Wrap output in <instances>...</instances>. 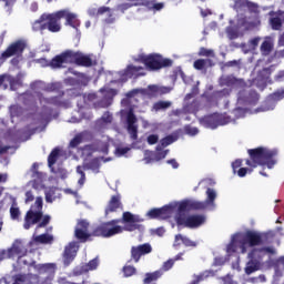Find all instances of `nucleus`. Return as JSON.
<instances>
[{"instance_id": "nucleus-54", "label": "nucleus", "mask_w": 284, "mask_h": 284, "mask_svg": "<svg viewBox=\"0 0 284 284\" xmlns=\"http://www.w3.org/2000/svg\"><path fill=\"white\" fill-rule=\"evenodd\" d=\"M184 130L189 136H196V134H199V129H196V126L186 125Z\"/></svg>"}, {"instance_id": "nucleus-45", "label": "nucleus", "mask_w": 284, "mask_h": 284, "mask_svg": "<svg viewBox=\"0 0 284 284\" xmlns=\"http://www.w3.org/2000/svg\"><path fill=\"white\" fill-rule=\"evenodd\" d=\"M214 273L211 271H205L200 275H194V280L192 281L191 284H197L201 283V281H205V278L212 276Z\"/></svg>"}, {"instance_id": "nucleus-3", "label": "nucleus", "mask_w": 284, "mask_h": 284, "mask_svg": "<svg viewBox=\"0 0 284 284\" xmlns=\"http://www.w3.org/2000/svg\"><path fill=\"white\" fill-rule=\"evenodd\" d=\"M172 89L169 87H161L151 84L146 89H134L126 93V98L122 100V110L120 111L121 119L126 123V130L133 141H136L139 136V125H136V115H134V101L148 97V99H154L163 94H168Z\"/></svg>"}, {"instance_id": "nucleus-46", "label": "nucleus", "mask_w": 284, "mask_h": 284, "mask_svg": "<svg viewBox=\"0 0 284 284\" xmlns=\"http://www.w3.org/2000/svg\"><path fill=\"white\" fill-rule=\"evenodd\" d=\"M176 139H178L176 135H169L162 139L159 145H161V148H168V145H172V143H174Z\"/></svg>"}, {"instance_id": "nucleus-11", "label": "nucleus", "mask_w": 284, "mask_h": 284, "mask_svg": "<svg viewBox=\"0 0 284 284\" xmlns=\"http://www.w3.org/2000/svg\"><path fill=\"white\" fill-rule=\"evenodd\" d=\"M114 97H116V90L103 88L98 94L89 93L88 97H84V101L85 103H93L94 108H110Z\"/></svg>"}, {"instance_id": "nucleus-43", "label": "nucleus", "mask_w": 284, "mask_h": 284, "mask_svg": "<svg viewBox=\"0 0 284 284\" xmlns=\"http://www.w3.org/2000/svg\"><path fill=\"white\" fill-rule=\"evenodd\" d=\"M172 105L170 101H159L153 104L152 112H161V110H168Z\"/></svg>"}, {"instance_id": "nucleus-19", "label": "nucleus", "mask_w": 284, "mask_h": 284, "mask_svg": "<svg viewBox=\"0 0 284 284\" xmlns=\"http://www.w3.org/2000/svg\"><path fill=\"white\" fill-rule=\"evenodd\" d=\"M284 99V90L276 91L275 93L267 97L264 104L257 109V112H270L271 110H274L276 108V103L278 101H283Z\"/></svg>"}, {"instance_id": "nucleus-44", "label": "nucleus", "mask_w": 284, "mask_h": 284, "mask_svg": "<svg viewBox=\"0 0 284 284\" xmlns=\"http://www.w3.org/2000/svg\"><path fill=\"white\" fill-rule=\"evenodd\" d=\"M99 267V258L91 260L87 265L82 266V272H92Z\"/></svg>"}, {"instance_id": "nucleus-59", "label": "nucleus", "mask_w": 284, "mask_h": 284, "mask_svg": "<svg viewBox=\"0 0 284 284\" xmlns=\"http://www.w3.org/2000/svg\"><path fill=\"white\" fill-rule=\"evenodd\" d=\"M172 267H174V260H169L162 265L163 272H169V270H172Z\"/></svg>"}, {"instance_id": "nucleus-13", "label": "nucleus", "mask_w": 284, "mask_h": 284, "mask_svg": "<svg viewBox=\"0 0 284 284\" xmlns=\"http://www.w3.org/2000/svg\"><path fill=\"white\" fill-rule=\"evenodd\" d=\"M138 61H141L142 63H144L148 70H161V68H166L168 65H172V60L163 59V57L154 53L149 55L141 54Z\"/></svg>"}, {"instance_id": "nucleus-61", "label": "nucleus", "mask_w": 284, "mask_h": 284, "mask_svg": "<svg viewBox=\"0 0 284 284\" xmlns=\"http://www.w3.org/2000/svg\"><path fill=\"white\" fill-rule=\"evenodd\" d=\"M248 103H256L258 101V93L252 92L247 98Z\"/></svg>"}, {"instance_id": "nucleus-35", "label": "nucleus", "mask_w": 284, "mask_h": 284, "mask_svg": "<svg viewBox=\"0 0 284 284\" xmlns=\"http://www.w3.org/2000/svg\"><path fill=\"white\" fill-rule=\"evenodd\" d=\"M136 3H141V6H145L146 8H149V10H153V12H160V10H163V8H165V3L154 2L150 0H138Z\"/></svg>"}, {"instance_id": "nucleus-27", "label": "nucleus", "mask_w": 284, "mask_h": 284, "mask_svg": "<svg viewBox=\"0 0 284 284\" xmlns=\"http://www.w3.org/2000/svg\"><path fill=\"white\" fill-rule=\"evenodd\" d=\"M272 74L271 69H263L258 75L253 80V85L260 88V90H264L265 85L270 83V75Z\"/></svg>"}, {"instance_id": "nucleus-7", "label": "nucleus", "mask_w": 284, "mask_h": 284, "mask_svg": "<svg viewBox=\"0 0 284 284\" xmlns=\"http://www.w3.org/2000/svg\"><path fill=\"white\" fill-rule=\"evenodd\" d=\"M31 88L43 108L45 105H61L62 108L70 105V103L61 100L63 92L59 91L61 89V83L59 82L45 84L43 81H36L31 84Z\"/></svg>"}, {"instance_id": "nucleus-40", "label": "nucleus", "mask_w": 284, "mask_h": 284, "mask_svg": "<svg viewBox=\"0 0 284 284\" xmlns=\"http://www.w3.org/2000/svg\"><path fill=\"white\" fill-rule=\"evenodd\" d=\"M163 276V271H155L153 273H146L144 278V284H151L152 281H156L158 278H161Z\"/></svg>"}, {"instance_id": "nucleus-47", "label": "nucleus", "mask_w": 284, "mask_h": 284, "mask_svg": "<svg viewBox=\"0 0 284 284\" xmlns=\"http://www.w3.org/2000/svg\"><path fill=\"white\" fill-rule=\"evenodd\" d=\"M10 216L12 221H19V217L21 216V211L19 210V206L17 204H12L10 207Z\"/></svg>"}, {"instance_id": "nucleus-16", "label": "nucleus", "mask_w": 284, "mask_h": 284, "mask_svg": "<svg viewBox=\"0 0 284 284\" xmlns=\"http://www.w3.org/2000/svg\"><path fill=\"white\" fill-rule=\"evenodd\" d=\"M192 99V94H187L185 97V104L183 106V110H176L174 111V114L176 116H182L184 121H192V116H196V112L199 111V102L193 101L191 104L187 103V100Z\"/></svg>"}, {"instance_id": "nucleus-20", "label": "nucleus", "mask_w": 284, "mask_h": 284, "mask_svg": "<svg viewBox=\"0 0 284 284\" xmlns=\"http://www.w3.org/2000/svg\"><path fill=\"white\" fill-rule=\"evenodd\" d=\"M50 223V215H45L42 219V222L36 227V232L33 234V242L34 243H52L53 237L50 234H41V235H37L39 234V232H41V230H43V227H45V225H48Z\"/></svg>"}, {"instance_id": "nucleus-29", "label": "nucleus", "mask_w": 284, "mask_h": 284, "mask_svg": "<svg viewBox=\"0 0 284 284\" xmlns=\"http://www.w3.org/2000/svg\"><path fill=\"white\" fill-rule=\"evenodd\" d=\"M32 187L34 190H43V181H45V175L39 171H37V164H33L32 166Z\"/></svg>"}, {"instance_id": "nucleus-25", "label": "nucleus", "mask_w": 284, "mask_h": 284, "mask_svg": "<svg viewBox=\"0 0 284 284\" xmlns=\"http://www.w3.org/2000/svg\"><path fill=\"white\" fill-rule=\"evenodd\" d=\"M151 252H152V245H150V243L133 246L131 248V255H132V258L135 261V263H139L141 256H145V254H151Z\"/></svg>"}, {"instance_id": "nucleus-28", "label": "nucleus", "mask_w": 284, "mask_h": 284, "mask_svg": "<svg viewBox=\"0 0 284 284\" xmlns=\"http://www.w3.org/2000/svg\"><path fill=\"white\" fill-rule=\"evenodd\" d=\"M270 24L273 30H281L284 21V11H271L270 12Z\"/></svg>"}, {"instance_id": "nucleus-5", "label": "nucleus", "mask_w": 284, "mask_h": 284, "mask_svg": "<svg viewBox=\"0 0 284 284\" xmlns=\"http://www.w3.org/2000/svg\"><path fill=\"white\" fill-rule=\"evenodd\" d=\"M30 273L28 275H8L4 277L6 284H52L54 281V274H57V264L45 263L38 264L32 261L29 262L28 266Z\"/></svg>"}, {"instance_id": "nucleus-42", "label": "nucleus", "mask_w": 284, "mask_h": 284, "mask_svg": "<svg viewBox=\"0 0 284 284\" xmlns=\"http://www.w3.org/2000/svg\"><path fill=\"white\" fill-rule=\"evenodd\" d=\"M110 143H112V140L104 138L103 141L98 143L97 150L102 152V154H108V148L110 146Z\"/></svg>"}, {"instance_id": "nucleus-58", "label": "nucleus", "mask_w": 284, "mask_h": 284, "mask_svg": "<svg viewBox=\"0 0 284 284\" xmlns=\"http://www.w3.org/2000/svg\"><path fill=\"white\" fill-rule=\"evenodd\" d=\"M146 141H148L149 145H156V143H159V136L156 134H150L146 138Z\"/></svg>"}, {"instance_id": "nucleus-15", "label": "nucleus", "mask_w": 284, "mask_h": 284, "mask_svg": "<svg viewBox=\"0 0 284 284\" xmlns=\"http://www.w3.org/2000/svg\"><path fill=\"white\" fill-rule=\"evenodd\" d=\"M101 161L103 158H95L91 162H85L83 166H78L77 172L80 176L78 180V185L82 187L85 184V170H91L94 174H99V169L101 168Z\"/></svg>"}, {"instance_id": "nucleus-56", "label": "nucleus", "mask_w": 284, "mask_h": 284, "mask_svg": "<svg viewBox=\"0 0 284 284\" xmlns=\"http://www.w3.org/2000/svg\"><path fill=\"white\" fill-rule=\"evenodd\" d=\"M199 54L200 57H214V50L201 48Z\"/></svg>"}, {"instance_id": "nucleus-51", "label": "nucleus", "mask_w": 284, "mask_h": 284, "mask_svg": "<svg viewBox=\"0 0 284 284\" xmlns=\"http://www.w3.org/2000/svg\"><path fill=\"white\" fill-rule=\"evenodd\" d=\"M130 152L129 146H118L115 148L114 154L115 156H125Z\"/></svg>"}, {"instance_id": "nucleus-62", "label": "nucleus", "mask_w": 284, "mask_h": 284, "mask_svg": "<svg viewBox=\"0 0 284 284\" xmlns=\"http://www.w3.org/2000/svg\"><path fill=\"white\" fill-rule=\"evenodd\" d=\"M251 283H265V275H260L257 277L250 278Z\"/></svg>"}, {"instance_id": "nucleus-50", "label": "nucleus", "mask_w": 284, "mask_h": 284, "mask_svg": "<svg viewBox=\"0 0 284 284\" xmlns=\"http://www.w3.org/2000/svg\"><path fill=\"white\" fill-rule=\"evenodd\" d=\"M33 30L38 32V30H45V19L42 20V17L39 20H36L32 26Z\"/></svg>"}, {"instance_id": "nucleus-53", "label": "nucleus", "mask_w": 284, "mask_h": 284, "mask_svg": "<svg viewBox=\"0 0 284 284\" xmlns=\"http://www.w3.org/2000/svg\"><path fill=\"white\" fill-rule=\"evenodd\" d=\"M83 141V133H80L75 135L71 142H70V148H77V145H80V143Z\"/></svg>"}, {"instance_id": "nucleus-10", "label": "nucleus", "mask_w": 284, "mask_h": 284, "mask_svg": "<svg viewBox=\"0 0 284 284\" xmlns=\"http://www.w3.org/2000/svg\"><path fill=\"white\" fill-rule=\"evenodd\" d=\"M30 243L24 240H16L11 247L7 248L10 258H17V263L13 264L14 272H20L23 267H28L32 260L28 256V246Z\"/></svg>"}, {"instance_id": "nucleus-37", "label": "nucleus", "mask_w": 284, "mask_h": 284, "mask_svg": "<svg viewBox=\"0 0 284 284\" xmlns=\"http://www.w3.org/2000/svg\"><path fill=\"white\" fill-rule=\"evenodd\" d=\"M44 194L47 203H54L55 199H61V191L57 187L45 189Z\"/></svg>"}, {"instance_id": "nucleus-21", "label": "nucleus", "mask_w": 284, "mask_h": 284, "mask_svg": "<svg viewBox=\"0 0 284 284\" xmlns=\"http://www.w3.org/2000/svg\"><path fill=\"white\" fill-rule=\"evenodd\" d=\"M45 19V26L50 32H60L61 31V19L59 11L54 13H44L42 14V20Z\"/></svg>"}, {"instance_id": "nucleus-8", "label": "nucleus", "mask_w": 284, "mask_h": 284, "mask_svg": "<svg viewBox=\"0 0 284 284\" xmlns=\"http://www.w3.org/2000/svg\"><path fill=\"white\" fill-rule=\"evenodd\" d=\"M38 63H40L42 68H48V65H51V68H65L68 63H75L77 65L90 68V65H92V58L81 52L65 51L53 58L50 62L45 59H40L38 60Z\"/></svg>"}, {"instance_id": "nucleus-26", "label": "nucleus", "mask_w": 284, "mask_h": 284, "mask_svg": "<svg viewBox=\"0 0 284 284\" xmlns=\"http://www.w3.org/2000/svg\"><path fill=\"white\" fill-rule=\"evenodd\" d=\"M78 252H79V243L77 242L69 243V245L65 246L64 253H63L64 265H69L70 263H72Z\"/></svg>"}, {"instance_id": "nucleus-31", "label": "nucleus", "mask_w": 284, "mask_h": 284, "mask_svg": "<svg viewBox=\"0 0 284 284\" xmlns=\"http://www.w3.org/2000/svg\"><path fill=\"white\" fill-rule=\"evenodd\" d=\"M221 85H226V88H241L243 85V80H239L232 75H224L220 80Z\"/></svg>"}, {"instance_id": "nucleus-17", "label": "nucleus", "mask_w": 284, "mask_h": 284, "mask_svg": "<svg viewBox=\"0 0 284 284\" xmlns=\"http://www.w3.org/2000/svg\"><path fill=\"white\" fill-rule=\"evenodd\" d=\"M90 17H98L104 23H114V14L112 13V9L108 7H101L99 9L91 8L89 9Z\"/></svg>"}, {"instance_id": "nucleus-32", "label": "nucleus", "mask_w": 284, "mask_h": 284, "mask_svg": "<svg viewBox=\"0 0 284 284\" xmlns=\"http://www.w3.org/2000/svg\"><path fill=\"white\" fill-rule=\"evenodd\" d=\"M272 50H274V38L265 37L260 47V51L263 54V57H267L270 55Z\"/></svg>"}, {"instance_id": "nucleus-52", "label": "nucleus", "mask_w": 284, "mask_h": 284, "mask_svg": "<svg viewBox=\"0 0 284 284\" xmlns=\"http://www.w3.org/2000/svg\"><path fill=\"white\" fill-rule=\"evenodd\" d=\"M140 121L142 123V128H144V130H148L149 128H151V130H156V128H159V124L149 123V121L145 120V118H140Z\"/></svg>"}, {"instance_id": "nucleus-9", "label": "nucleus", "mask_w": 284, "mask_h": 284, "mask_svg": "<svg viewBox=\"0 0 284 284\" xmlns=\"http://www.w3.org/2000/svg\"><path fill=\"white\" fill-rule=\"evenodd\" d=\"M248 154L251 160H246V165L250 168H256L257 165H262V168H267V170H272L278 160L276 156L278 155V150L276 149H267V148H257L255 150H248Z\"/></svg>"}, {"instance_id": "nucleus-39", "label": "nucleus", "mask_w": 284, "mask_h": 284, "mask_svg": "<svg viewBox=\"0 0 284 284\" xmlns=\"http://www.w3.org/2000/svg\"><path fill=\"white\" fill-rule=\"evenodd\" d=\"M181 243L183 245H185L186 247H194L196 246V244L194 242H192L190 239L183 236V235H175V242H174V247H176L178 245H181Z\"/></svg>"}, {"instance_id": "nucleus-14", "label": "nucleus", "mask_w": 284, "mask_h": 284, "mask_svg": "<svg viewBox=\"0 0 284 284\" xmlns=\"http://www.w3.org/2000/svg\"><path fill=\"white\" fill-rule=\"evenodd\" d=\"M201 125L204 128H210L211 130H216L219 125H227V123H232V119L225 114H212V115H206L202 119H200Z\"/></svg>"}, {"instance_id": "nucleus-1", "label": "nucleus", "mask_w": 284, "mask_h": 284, "mask_svg": "<svg viewBox=\"0 0 284 284\" xmlns=\"http://www.w3.org/2000/svg\"><path fill=\"white\" fill-rule=\"evenodd\" d=\"M206 199L204 202L196 200H184L182 202H171L162 209H152L146 213L150 219H174L179 227H189L195 230L205 225L207 217L203 214L187 215L185 212L190 210H209L214 212L216 210V199H219V192L215 189L206 187Z\"/></svg>"}, {"instance_id": "nucleus-33", "label": "nucleus", "mask_w": 284, "mask_h": 284, "mask_svg": "<svg viewBox=\"0 0 284 284\" xmlns=\"http://www.w3.org/2000/svg\"><path fill=\"white\" fill-rule=\"evenodd\" d=\"M112 124V114H110V112H105L101 119H99L95 122V128L97 130H105L106 128H110V125Z\"/></svg>"}, {"instance_id": "nucleus-60", "label": "nucleus", "mask_w": 284, "mask_h": 284, "mask_svg": "<svg viewBox=\"0 0 284 284\" xmlns=\"http://www.w3.org/2000/svg\"><path fill=\"white\" fill-rule=\"evenodd\" d=\"M247 172H252V170L247 169V168H240L237 170V175L243 179V176L247 175Z\"/></svg>"}, {"instance_id": "nucleus-2", "label": "nucleus", "mask_w": 284, "mask_h": 284, "mask_svg": "<svg viewBox=\"0 0 284 284\" xmlns=\"http://www.w3.org/2000/svg\"><path fill=\"white\" fill-rule=\"evenodd\" d=\"M270 236H273L272 232L261 233L258 231H246L235 233L232 235L231 242L226 246V254H234L236 252L247 254L248 261L245 264L244 272L250 276V274L263 270L265 258H270L272 254H276L274 247L258 248V245H265V243H267Z\"/></svg>"}, {"instance_id": "nucleus-63", "label": "nucleus", "mask_w": 284, "mask_h": 284, "mask_svg": "<svg viewBox=\"0 0 284 284\" xmlns=\"http://www.w3.org/2000/svg\"><path fill=\"white\" fill-rule=\"evenodd\" d=\"M247 111H245V109H241V108H237L234 110V114L237 119H241V116H245V113Z\"/></svg>"}, {"instance_id": "nucleus-48", "label": "nucleus", "mask_w": 284, "mask_h": 284, "mask_svg": "<svg viewBox=\"0 0 284 284\" xmlns=\"http://www.w3.org/2000/svg\"><path fill=\"white\" fill-rule=\"evenodd\" d=\"M10 114H11L12 121H14V118L21 116V114H23V109H21V106L19 105H12L10 108Z\"/></svg>"}, {"instance_id": "nucleus-64", "label": "nucleus", "mask_w": 284, "mask_h": 284, "mask_svg": "<svg viewBox=\"0 0 284 284\" xmlns=\"http://www.w3.org/2000/svg\"><path fill=\"white\" fill-rule=\"evenodd\" d=\"M283 80H284V71L277 72V74L275 75V81L281 83Z\"/></svg>"}, {"instance_id": "nucleus-34", "label": "nucleus", "mask_w": 284, "mask_h": 284, "mask_svg": "<svg viewBox=\"0 0 284 284\" xmlns=\"http://www.w3.org/2000/svg\"><path fill=\"white\" fill-rule=\"evenodd\" d=\"M125 77L132 79V77H145V71L139 65H129L125 70Z\"/></svg>"}, {"instance_id": "nucleus-38", "label": "nucleus", "mask_w": 284, "mask_h": 284, "mask_svg": "<svg viewBox=\"0 0 284 284\" xmlns=\"http://www.w3.org/2000/svg\"><path fill=\"white\" fill-rule=\"evenodd\" d=\"M59 159H61V150L54 149L48 158V163L51 172H54V168H52V165H54V163H57Z\"/></svg>"}, {"instance_id": "nucleus-36", "label": "nucleus", "mask_w": 284, "mask_h": 284, "mask_svg": "<svg viewBox=\"0 0 284 284\" xmlns=\"http://www.w3.org/2000/svg\"><path fill=\"white\" fill-rule=\"evenodd\" d=\"M116 210H121V197H119V195H113L105 209V214L116 212Z\"/></svg>"}, {"instance_id": "nucleus-41", "label": "nucleus", "mask_w": 284, "mask_h": 284, "mask_svg": "<svg viewBox=\"0 0 284 284\" xmlns=\"http://www.w3.org/2000/svg\"><path fill=\"white\" fill-rule=\"evenodd\" d=\"M126 1L128 2L119 4L116 10H120V12H124L125 10H130V8L134 6H141V3H139V0H126Z\"/></svg>"}, {"instance_id": "nucleus-30", "label": "nucleus", "mask_w": 284, "mask_h": 284, "mask_svg": "<svg viewBox=\"0 0 284 284\" xmlns=\"http://www.w3.org/2000/svg\"><path fill=\"white\" fill-rule=\"evenodd\" d=\"M88 227H90V224L88 221L83 220L78 222V225L75 227V236L80 241H85L90 236V232H88Z\"/></svg>"}, {"instance_id": "nucleus-49", "label": "nucleus", "mask_w": 284, "mask_h": 284, "mask_svg": "<svg viewBox=\"0 0 284 284\" xmlns=\"http://www.w3.org/2000/svg\"><path fill=\"white\" fill-rule=\"evenodd\" d=\"M207 64H210L209 59H200L194 62L193 67L195 68V70H204Z\"/></svg>"}, {"instance_id": "nucleus-23", "label": "nucleus", "mask_w": 284, "mask_h": 284, "mask_svg": "<svg viewBox=\"0 0 284 284\" xmlns=\"http://www.w3.org/2000/svg\"><path fill=\"white\" fill-rule=\"evenodd\" d=\"M26 50L24 41H17L11 43L7 50L1 54V59H10V57H17V54H21Z\"/></svg>"}, {"instance_id": "nucleus-55", "label": "nucleus", "mask_w": 284, "mask_h": 284, "mask_svg": "<svg viewBox=\"0 0 284 284\" xmlns=\"http://www.w3.org/2000/svg\"><path fill=\"white\" fill-rule=\"evenodd\" d=\"M258 43H261V37L253 38L252 40H250L248 42L250 50H256V48H258Z\"/></svg>"}, {"instance_id": "nucleus-22", "label": "nucleus", "mask_w": 284, "mask_h": 284, "mask_svg": "<svg viewBox=\"0 0 284 284\" xmlns=\"http://www.w3.org/2000/svg\"><path fill=\"white\" fill-rule=\"evenodd\" d=\"M58 17H62V19H65V26H70L75 30V32H79V26H81V21L79 20L77 13L70 12V10L64 9L58 11Z\"/></svg>"}, {"instance_id": "nucleus-6", "label": "nucleus", "mask_w": 284, "mask_h": 284, "mask_svg": "<svg viewBox=\"0 0 284 284\" xmlns=\"http://www.w3.org/2000/svg\"><path fill=\"white\" fill-rule=\"evenodd\" d=\"M141 221L143 220L139 215L124 212L122 220H112L101 224L95 230V235L110 239V236H115V234H123V232H134V230L143 232V225L139 224Z\"/></svg>"}, {"instance_id": "nucleus-24", "label": "nucleus", "mask_w": 284, "mask_h": 284, "mask_svg": "<svg viewBox=\"0 0 284 284\" xmlns=\"http://www.w3.org/2000/svg\"><path fill=\"white\" fill-rule=\"evenodd\" d=\"M21 85V79L19 78H12L8 74L0 75V89L1 90H17Z\"/></svg>"}, {"instance_id": "nucleus-4", "label": "nucleus", "mask_w": 284, "mask_h": 284, "mask_svg": "<svg viewBox=\"0 0 284 284\" xmlns=\"http://www.w3.org/2000/svg\"><path fill=\"white\" fill-rule=\"evenodd\" d=\"M233 10L237 12V17L230 20V26L226 28V34L229 39H239V37H243L247 30H254V28L261 26L258 17H255L253 20H247L241 16L243 10H248V12L257 14L258 4L251 2L250 0H233Z\"/></svg>"}, {"instance_id": "nucleus-57", "label": "nucleus", "mask_w": 284, "mask_h": 284, "mask_svg": "<svg viewBox=\"0 0 284 284\" xmlns=\"http://www.w3.org/2000/svg\"><path fill=\"white\" fill-rule=\"evenodd\" d=\"M136 272V268H134V266H124L123 268V273H124V276H133V274H135Z\"/></svg>"}, {"instance_id": "nucleus-18", "label": "nucleus", "mask_w": 284, "mask_h": 284, "mask_svg": "<svg viewBox=\"0 0 284 284\" xmlns=\"http://www.w3.org/2000/svg\"><path fill=\"white\" fill-rule=\"evenodd\" d=\"M170 150L158 144L155 152L144 151V163L145 165H150V163H154V161H161L168 156Z\"/></svg>"}, {"instance_id": "nucleus-12", "label": "nucleus", "mask_w": 284, "mask_h": 284, "mask_svg": "<svg viewBox=\"0 0 284 284\" xmlns=\"http://www.w3.org/2000/svg\"><path fill=\"white\" fill-rule=\"evenodd\" d=\"M43 199L37 197L34 205L31 206L30 211L27 212L24 217V230H30L32 225H37L39 221H41V216H43Z\"/></svg>"}]
</instances>
